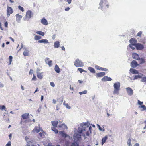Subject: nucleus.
Here are the masks:
<instances>
[{
  "label": "nucleus",
  "mask_w": 146,
  "mask_h": 146,
  "mask_svg": "<svg viewBox=\"0 0 146 146\" xmlns=\"http://www.w3.org/2000/svg\"><path fill=\"white\" fill-rule=\"evenodd\" d=\"M41 23L45 25H47L48 24V23L47 20L44 18H43L41 20Z\"/></svg>",
  "instance_id": "obj_24"
},
{
  "label": "nucleus",
  "mask_w": 146,
  "mask_h": 146,
  "mask_svg": "<svg viewBox=\"0 0 146 146\" xmlns=\"http://www.w3.org/2000/svg\"><path fill=\"white\" fill-rule=\"evenodd\" d=\"M131 66L134 68L136 67L137 66H138L139 65V64H138L136 61L133 60L132 61V62L131 63Z\"/></svg>",
  "instance_id": "obj_11"
},
{
  "label": "nucleus",
  "mask_w": 146,
  "mask_h": 146,
  "mask_svg": "<svg viewBox=\"0 0 146 146\" xmlns=\"http://www.w3.org/2000/svg\"><path fill=\"white\" fill-rule=\"evenodd\" d=\"M39 43H44V44H48L49 43L48 40L47 39H42L39 40L38 41Z\"/></svg>",
  "instance_id": "obj_18"
},
{
  "label": "nucleus",
  "mask_w": 146,
  "mask_h": 146,
  "mask_svg": "<svg viewBox=\"0 0 146 146\" xmlns=\"http://www.w3.org/2000/svg\"><path fill=\"white\" fill-rule=\"evenodd\" d=\"M127 144L129 146H132L131 142V139L130 138L127 141Z\"/></svg>",
  "instance_id": "obj_36"
},
{
  "label": "nucleus",
  "mask_w": 146,
  "mask_h": 146,
  "mask_svg": "<svg viewBox=\"0 0 146 146\" xmlns=\"http://www.w3.org/2000/svg\"><path fill=\"white\" fill-rule=\"evenodd\" d=\"M49 58H46L45 59V62L47 64H48L49 66H51L52 65V60H49Z\"/></svg>",
  "instance_id": "obj_12"
},
{
  "label": "nucleus",
  "mask_w": 146,
  "mask_h": 146,
  "mask_svg": "<svg viewBox=\"0 0 146 146\" xmlns=\"http://www.w3.org/2000/svg\"><path fill=\"white\" fill-rule=\"evenodd\" d=\"M97 126L99 127V130L101 131L102 130V129L100 126L98 124L97 125Z\"/></svg>",
  "instance_id": "obj_57"
},
{
  "label": "nucleus",
  "mask_w": 146,
  "mask_h": 146,
  "mask_svg": "<svg viewBox=\"0 0 146 146\" xmlns=\"http://www.w3.org/2000/svg\"><path fill=\"white\" fill-rule=\"evenodd\" d=\"M132 57L134 59L137 60H139L140 59L138 54L135 53H133L132 54Z\"/></svg>",
  "instance_id": "obj_10"
},
{
  "label": "nucleus",
  "mask_w": 146,
  "mask_h": 146,
  "mask_svg": "<svg viewBox=\"0 0 146 146\" xmlns=\"http://www.w3.org/2000/svg\"><path fill=\"white\" fill-rule=\"evenodd\" d=\"M58 122L57 121H52L51 123L52 125L53 126L52 127V130L54 131L55 133H58V131L56 129V127H57V125L58 124Z\"/></svg>",
  "instance_id": "obj_3"
},
{
  "label": "nucleus",
  "mask_w": 146,
  "mask_h": 146,
  "mask_svg": "<svg viewBox=\"0 0 146 146\" xmlns=\"http://www.w3.org/2000/svg\"><path fill=\"white\" fill-rule=\"evenodd\" d=\"M9 139L11 140L12 137V134L11 133L9 135Z\"/></svg>",
  "instance_id": "obj_54"
},
{
  "label": "nucleus",
  "mask_w": 146,
  "mask_h": 146,
  "mask_svg": "<svg viewBox=\"0 0 146 146\" xmlns=\"http://www.w3.org/2000/svg\"><path fill=\"white\" fill-rule=\"evenodd\" d=\"M66 106L67 108L70 109V106H69L68 104H66Z\"/></svg>",
  "instance_id": "obj_53"
},
{
  "label": "nucleus",
  "mask_w": 146,
  "mask_h": 146,
  "mask_svg": "<svg viewBox=\"0 0 146 146\" xmlns=\"http://www.w3.org/2000/svg\"><path fill=\"white\" fill-rule=\"evenodd\" d=\"M8 23L7 22H6L4 23V26L5 27H8Z\"/></svg>",
  "instance_id": "obj_50"
},
{
  "label": "nucleus",
  "mask_w": 146,
  "mask_h": 146,
  "mask_svg": "<svg viewBox=\"0 0 146 146\" xmlns=\"http://www.w3.org/2000/svg\"><path fill=\"white\" fill-rule=\"evenodd\" d=\"M23 55L25 56H28L29 55V51L26 48H24V51L23 53Z\"/></svg>",
  "instance_id": "obj_14"
},
{
  "label": "nucleus",
  "mask_w": 146,
  "mask_h": 146,
  "mask_svg": "<svg viewBox=\"0 0 146 146\" xmlns=\"http://www.w3.org/2000/svg\"><path fill=\"white\" fill-rule=\"evenodd\" d=\"M127 92L128 94L130 96H131L133 94V90L130 87H128L126 88Z\"/></svg>",
  "instance_id": "obj_9"
},
{
  "label": "nucleus",
  "mask_w": 146,
  "mask_h": 146,
  "mask_svg": "<svg viewBox=\"0 0 146 146\" xmlns=\"http://www.w3.org/2000/svg\"><path fill=\"white\" fill-rule=\"evenodd\" d=\"M140 60V62L139 64H142L144 63L145 62V60L143 58H141Z\"/></svg>",
  "instance_id": "obj_35"
},
{
  "label": "nucleus",
  "mask_w": 146,
  "mask_h": 146,
  "mask_svg": "<svg viewBox=\"0 0 146 146\" xmlns=\"http://www.w3.org/2000/svg\"><path fill=\"white\" fill-rule=\"evenodd\" d=\"M144 123L145 124V126L144 127V129H145V128H146V120L144 121Z\"/></svg>",
  "instance_id": "obj_63"
},
{
  "label": "nucleus",
  "mask_w": 146,
  "mask_h": 146,
  "mask_svg": "<svg viewBox=\"0 0 146 146\" xmlns=\"http://www.w3.org/2000/svg\"><path fill=\"white\" fill-rule=\"evenodd\" d=\"M100 70H101L102 71H107L108 70V69L107 68H106L101 67Z\"/></svg>",
  "instance_id": "obj_44"
},
{
  "label": "nucleus",
  "mask_w": 146,
  "mask_h": 146,
  "mask_svg": "<svg viewBox=\"0 0 146 146\" xmlns=\"http://www.w3.org/2000/svg\"><path fill=\"white\" fill-rule=\"evenodd\" d=\"M95 68L97 70H100V68H101V67H100L99 66H98V65H96L95 66Z\"/></svg>",
  "instance_id": "obj_45"
},
{
  "label": "nucleus",
  "mask_w": 146,
  "mask_h": 146,
  "mask_svg": "<svg viewBox=\"0 0 146 146\" xmlns=\"http://www.w3.org/2000/svg\"><path fill=\"white\" fill-rule=\"evenodd\" d=\"M103 3V1H101L100 2V3L99 5L100 6H101V5H102Z\"/></svg>",
  "instance_id": "obj_62"
},
{
  "label": "nucleus",
  "mask_w": 146,
  "mask_h": 146,
  "mask_svg": "<svg viewBox=\"0 0 146 146\" xmlns=\"http://www.w3.org/2000/svg\"><path fill=\"white\" fill-rule=\"evenodd\" d=\"M5 146H11V142L9 141L8 143L6 144Z\"/></svg>",
  "instance_id": "obj_47"
},
{
  "label": "nucleus",
  "mask_w": 146,
  "mask_h": 146,
  "mask_svg": "<svg viewBox=\"0 0 146 146\" xmlns=\"http://www.w3.org/2000/svg\"><path fill=\"white\" fill-rule=\"evenodd\" d=\"M74 65L76 67H82L84 65L83 63L78 59H77L75 61Z\"/></svg>",
  "instance_id": "obj_4"
},
{
  "label": "nucleus",
  "mask_w": 146,
  "mask_h": 146,
  "mask_svg": "<svg viewBox=\"0 0 146 146\" xmlns=\"http://www.w3.org/2000/svg\"><path fill=\"white\" fill-rule=\"evenodd\" d=\"M7 15L9 16L13 12V11L12 8L9 6H7Z\"/></svg>",
  "instance_id": "obj_6"
},
{
  "label": "nucleus",
  "mask_w": 146,
  "mask_h": 146,
  "mask_svg": "<svg viewBox=\"0 0 146 146\" xmlns=\"http://www.w3.org/2000/svg\"><path fill=\"white\" fill-rule=\"evenodd\" d=\"M12 59L13 57L11 56H10L9 57V64H11V62L12 61Z\"/></svg>",
  "instance_id": "obj_40"
},
{
  "label": "nucleus",
  "mask_w": 146,
  "mask_h": 146,
  "mask_svg": "<svg viewBox=\"0 0 146 146\" xmlns=\"http://www.w3.org/2000/svg\"><path fill=\"white\" fill-rule=\"evenodd\" d=\"M78 70L79 71L80 73H82L83 72H86L84 70L81 68H79L78 69Z\"/></svg>",
  "instance_id": "obj_34"
},
{
  "label": "nucleus",
  "mask_w": 146,
  "mask_h": 146,
  "mask_svg": "<svg viewBox=\"0 0 146 146\" xmlns=\"http://www.w3.org/2000/svg\"><path fill=\"white\" fill-rule=\"evenodd\" d=\"M143 75V74H141V75H135L134 77V79H137L139 78H142V76Z\"/></svg>",
  "instance_id": "obj_32"
},
{
  "label": "nucleus",
  "mask_w": 146,
  "mask_h": 146,
  "mask_svg": "<svg viewBox=\"0 0 146 146\" xmlns=\"http://www.w3.org/2000/svg\"><path fill=\"white\" fill-rule=\"evenodd\" d=\"M70 9V8L69 7H68L65 9V10L66 11H68Z\"/></svg>",
  "instance_id": "obj_58"
},
{
  "label": "nucleus",
  "mask_w": 146,
  "mask_h": 146,
  "mask_svg": "<svg viewBox=\"0 0 146 146\" xmlns=\"http://www.w3.org/2000/svg\"><path fill=\"white\" fill-rule=\"evenodd\" d=\"M134 146H139V145L138 143H137L135 144Z\"/></svg>",
  "instance_id": "obj_64"
},
{
  "label": "nucleus",
  "mask_w": 146,
  "mask_h": 146,
  "mask_svg": "<svg viewBox=\"0 0 146 146\" xmlns=\"http://www.w3.org/2000/svg\"><path fill=\"white\" fill-rule=\"evenodd\" d=\"M138 103L139 105H141L143 104V102H142L140 101L139 100H138Z\"/></svg>",
  "instance_id": "obj_46"
},
{
  "label": "nucleus",
  "mask_w": 146,
  "mask_h": 146,
  "mask_svg": "<svg viewBox=\"0 0 146 146\" xmlns=\"http://www.w3.org/2000/svg\"><path fill=\"white\" fill-rule=\"evenodd\" d=\"M130 71L133 74H138L139 73L138 72L137 70L132 68L130 69Z\"/></svg>",
  "instance_id": "obj_22"
},
{
  "label": "nucleus",
  "mask_w": 146,
  "mask_h": 146,
  "mask_svg": "<svg viewBox=\"0 0 146 146\" xmlns=\"http://www.w3.org/2000/svg\"><path fill=\"white\" fill-rule=\"evenodd\" d=\"M16 20L18 22H19L22 17V15L19 14H16Z\"/></svg>",
  "instance_id": "obj_15"
},
{
  "label": "nucleus",
  "mask_w": 146,
  "mask_h": 146,
  "mask_svg": "<svg viewBox=\"0 0 146 146\" xmlns=\"http://www.w3.org/2000/svg\"><path fill=\"white\" fill-rule=\"evenodd\" d=\"M36 33L37 34H39L42 36H44V33L42 31H38L36 32Z\"/></svg>",
  "instance_id": "obj_31"
},
{
  "label": "nucleus",
  "mask_w": 146,
  "mask_h": 146,
  "mask_svg": "<svg viewBox=\"0 0 146 146\" xmlns=\"http://www.w3.org/2000/svg\"><path fill=\"white\" fill-rule=\"evenodd\" d=\"M96 74L97 77H100L104 76L105 75V73L104 72H102L97 73Z\"/></svg>",
  "instance_id": "obj_17"
},
{
  "label": "nucleus",
  "mask_w": 146,
  "mask_h": 146,
  "mask_svg": "<svg viewBox=\"0 0 146 146\" xmlns=\"http://www.w3.org/2000/svg\"><path fill=\"white\" fill-rule=\"evenodd\" d=\"M41 37L39 36L36 35L34 37V39L36 40H38L41 39Z\"/></svg>",
  "instance_id": "obj_30"
},
{
  "label": "nucleus",
  "mask_w": 146,
  "mask_h": 146,
  "mask_svg": "<svg viewBox=\"0 0 146 146\" xmlns=\"http://www.w3.org/2000/svg\"><path fill=\"white\" fill-rule=\"evenodd\" d=\"M141 81L143 82L146 83V76L142 78L141 80Z\"/></svg>",
  "instance_id": "obj_38"
},
{
  "label": "nucleus",
  "mask_w": 146,
  "mask_h": 146,
  "mask_svg": "<svg viewBox=\"0 0 146 146\" xmlns=\"http://www.w3.org/2000/svg\"><path fill=\"white\" fill-rule=\"evenodd\" d=\"M58 127L60 128H62L63 129L67 128V126L64 123H62L61 124H60L58 126Z\"/></svg>",
  "instance_id": "obj_19"
},
{
  "label": "nucleus",
  "mask_w": 146,
  "mask_h": 146,
  "mask_svg": "<svg viewBox=\"0 0 146 146\" xmlns=\"http://www.w3.org/2000/svg\"><path fill=\"white\" fill-rule=\"evenodd\" d=\"M114 90L113 94H119V91L120 89V83L119 82L115 83L114 85Z\"/></svg>",
  "instance_id": "obj_2"
},
{
  "label": "nucleus",
  "mask_w": 146,
  "mask_h": 146,
  "mask_svg": "<svg viewBox=\"0 0 146 146\" xmlns=\"http://www.w3.org/2000/svg\"><path fill=\"white\" fill-rule=\"evenodd\" d=\"M29 114L28 113H25L23 114L21 116V117H22V119H21V120L23 119H27L29 118Z\"/></svg>",
  "instance_id": "obj_13"
},
{
  "label": "nucleus",
  "mask_w": 146,
  "mask_h": 146,
  "mask_svg": "<svg viewBox=\"0 0 146 146\" xmlns=\"http://www.w3.org/2000/svg\"><path fill=\"white\" fill-rule=\"evenodd\" d=\"M47 146H55L52 145V144L51 143H48V144L47 145Z\"/></svg>",
  "instance_id": "obj_56"
},
{
  "label": "nucleus",
  "mask_w": 146,
  "mask_h": 146,
  "mask_svg": "<svg viewBox=\"0 0 146 146\" xmlns=\"http://www.w3.org/2000/svg\"><path fill=\"white\" fill-rule=\"evenodd\" d=\"M86 135L87 136H89V133L88 131H87L86 132Z\"/></svg>",
  "instance_id": "obj_52"
},
{
  "label": "nucleus",
  "mask_w": 146,
  "mask_h": 146,
  "mask_svg": "<svg viewBox=\"0 0 146 146\" xmlns=\"http://www.w3.org/2000/svg\"><path fill=\"white\" fill-rule=\"evenodd\" d=\"M102 81H111L112 80V79L110 77H108L107 76H104L102 79Z\"/></svg>",
  "instance_id": "obj_16"
},
{
  "label": "nucleus",
  "mask_w": 146,
  "mask_h": 146,
  "mask_svg": "<svg viewBox=\"0 0 146 146\" xmlns=\"http://www.w3.org/2000/svg\"><path fill=\"white\" fill-rule=\"evenodd\" d=\"M41 131H43V129L41 127L36 126L32 130V132L34 133H38Z\"/></svg>",
  "instance_id": "obj_5"
},
{
  "label": "nucleus",
  "mask_w": 146,
  "mask_h": 146,
  "mask_svg": "<svg viewBox=\"0 0 146 146\" xmlns=\"http://www.w3.org/2000/svg\"><path fill=\"white\" fill-rule=\"evenodd\" d=\"M89 126H87L86 127H84L83 129H81V130H79V133H77L75 134L74 136V139L76 141L80 140L81 138V133H82V132L84 131H86L88 128Z\"/></svg>",
  "instance_id": "obj_1"
},
{
  "label": "nucleus",
  "mask_w": 146,
  "mask_h": 146,
  "mask_svg": "<svg viewBox=\"0 0 146 146\" xmlns=\"http://www.w3.org/2000/svg\"><path fill=\"white\" fill-rule=\"evenodd\" d=\"M87 90H84L83 91L80 92L79 93L80 95H82L83 94H86L87 93Z\"/></svg>",
  "instance_id": "obj_39"
},
{
  "label": "nucleus",
  "mask_w": 146,
  "mask_h": 146,
  "mask_svg": "<svg viewBox=\"0 0 146 146\" xmlns=\"http://www.w3.org/2000/svg\"><path fill=\"white\" fill-rule=\"evenodd\" d=\"M68 4H70L71 2V0H67Z\"/></svg>",
  "instance_id": "obj_59"
},
{
  "label": "nucleus",
  "mask_w": 146,
  "mask_h": 146,
  "mask_svg": "<svg viewBox=\"0 0 146 146\" xmlns=\"http://www.w3.org/2000/svg\"><path fill=\"white\" fill-rule=\"evenodd\" d=\"M18 8L19 9V10H21L22 12H23V11H24V8H23V7H21V6L19 5L18 6Z\"/></svg>",
  "instance_id": "obj_37"
},
{
  "label": "nucleus",
  "mask_w": 146,
  "mask_h": 146,
  "mask_svg": "<svg viewBox=\"0 0 146 146\" xmlns=\"http://www.w3.org/2000/svg\"><path fill=\"white\" fill-rule=\"evenodd\" d=\"M59 133L60 135H61L62 137L64 138H66L68 135L66 134L64 131H60Z\"/></svg>",
  "instance_id": "obj_23"
},
{
  "label": "nucleus",
  "mask_w": 146,
  "mask_h": 146,
  "mask_svg": "<svg viewBox=\"0 0 146 146\" xmlns=\"http://www.w3.org/2000/svg\"><path fill=\"white\" fill-rule=\"evenodd\" d=\"M54 70L57 73H59L60 72V68L57 64H56L55 66Z\"/></svg>",
  "instance_id": "obj_25"
},
{
  "label": "nucleus",
  "mask_w": 146,
  "mask_h": 146,
  "mask_svg": "<svg viewBox=\"0 0 146 146\" xmlns=\"http://www.w3.org/2000/svg\"><path fill=\"white\" fill-rule=\"evenodd\" d=\"M53 103L54 104H55L56 103V100H55L53 99Z\"/></svg>",
  "instance_id": "obj_61"
},
{
  "label": "nucleus",
  "mask_w": 146,
  "mask_h": 146,
  "mask_svg": "<svg viewBox=\"0 0 146 146\" xmlns=\"http://www.w3.org/2000/svg\"><path fill=\"white\" fill-rule=\"evenodd\" d=\"M142 33V32L141 31H140L137 33V36L139 37H141V36Z\"/></svg>",
  "instance_id": "obj_41"
},
{
  "label": "nucleus",
  "mask_w": 146,
  "mask_h": 146,
  "mask_svg": "<svg viewBox=\"0 0 146 146\" xmlns=\"http://www.w3.org/2000/svg\"><path fill=\"white\" fill-rule=\"evenodd\" d=\"M0 109L1 110H5L6 109V107L5 106L3 105H0Z\"/></svg>",
  "instance_id": "obj_33"
},
{
  "label": "nucleus",
  "mask_w": 146,
  "mask_h": 146,
  "mask_svg": "<svg viewBox=\"0 0 146 146\" xmlns=\"http://www.w3.org/2000/svg\"><path fill=\"white\" fill-rule=\"evenodd\" d=\"M50 84L53 87H54L55 86V84L53 82H50Z\"/></svg>",
  "instance_id": "obj_48"
},
{
  "label": "nucleus",
  "mask_w": 146,
  "mask_h": 146,
  "mask_svg": "<svg viewBox=\"0 0 146 146\" xmlns=\"http://www.w3.org/2000/svg\"><path fill=\"white\" fill-rule=\"evenodd\" d=\"M33 15L32 12L30 10L27 11L26 15V17L28 19L31 18Z\"/></svg>",
  "instance_id": "obj_7"
},
{
  "label": "nucleus",
  "mask_w": 146,
  "mask_h": 146,
  "mask_svg": "<svg viewBox=\"0 0 146 146\" xmlns=\"http://www.w3.org/2000/svg\"><path fill=\"white\" fill-rule=\"evenodd\" d=\"M32 80H36V76H35L34 74H33V76L32 78Z\"/></svg>",
  "instance_id": "obj_49"
},
{
  "label": "nucleus",
  "mask_w": 146,
  "mask_h": 146,
  "mask_svg": "<svg viewBox=\"0 0 146 146\" xmlns=\"http://www.w3.org/2000/svg\"><path fill=\"white\" fill-rule=\"evenodd\" d=\"M33 72V70L32 69H31L30 70V72H29V74L30 75H31L32 74Z\"/></svg>",
  "instance_id": "obj_51"
},
{
  "label": "nucleus",
  "mask_w": 146,
  "mask_h": 146,
  "mask_svg": "<svg viewBox=\"0 0 146 146\" xmlns=\"http://www.w3.org/2000/svg\"><path fill=\"white\" fill-rule=\"evenodd\" d=\"M88 70L90 72L93 73H95V71L94 69L92 67H89L88 68Z\"/></svg>",
  "instance_id": "obj_28"
},
{
  "label": "nucleus",
  "mask_w": 146,
  "mask_h": 146,
  "mask_svg": "<svg viewBox=\"0 0 146 146\" xmlns=\"http://www.w3.org/2000/svg\"><path fill=\"white\" fill-rule=\"evenodd\" d=\"M91 129H92V127L91 126H90L89 128V129L90 131V133H91Z\"/></svg>",
  "instance_id": "obj_55"
},
{
  "label": "nucleus",
  "mask_w": 146,
  "mask_h": 146,
  "mask_svg": "<svg viewBox=\"0 0 146 146\" xmlns=\"http://www.w3.org/2000/svg\"><path fill=\"white\" fill-rule=\"evenodd\" d=\"M41 132H40L38 134L39 136L40 137H42L44 136V132L43 130V131H41Z\"/></svg>",
  "instance_id": "obj_29"
},
{
  "label": "nucleus",
  "mask_w": 146,
  "mask_h": 146,
  "mask_svg": "<svg viewBox=\"0 0 146 146\" xmlns=\"http://www.w3.org/2000/svg\"><path fill=\"white\" fill-rule=\"evenodd\" d=\"M70 146H78V145L76 142H74L72 143Z\"/></svg>",
  "instance_id": "obj_42"
},
{
  "label": "nucleus",
  "mask_w": 146,
  "mask_h": 146,
  "mask_svg": "<svg viewBox=\"0 0 146 146\" xmlns=\"http://www.w3.org/2000/svg\"><path fill=\"white\" fill-rule=\"evenodd\" d=\"M129 46L133 50L135 49V48L134 47L135 46L133 44H129Z\"/></svg>",
  "instance_id": "obj_43"
},
{
  "label": "nucleus",
  "mask_w": 146,
  "mask_h": 146,
  "mask_svg": "<svg viewBox=\"0 0 146 146\" xmlns=\"http://www.w3.org/2000/svg\"><path fill=\"white\" fill-rule=\"evenodd\" d=\"M108 139V136L107 135L105 136L104 137H103L102 139V142L101 144L103 145L106 142V140Z\"/></svg>",
  "instance_id": "obj_21"
},
{
  "label": "nucleus",
  "mask_w": 146,
  "mask_h": 146,
  "mask_svg": "<svg viewBox=\"0 0 146 146\" xmlns=\"http://www.w3.org/2000/svg\"><path fill=\"white\" fill-rule=\"evenodd\" d=\"M61 48H62V49L63 50H65V48L64 47V46H62V47H61Z\"/></svg>",
  "instance_id": "obj_60"
},
{
  "label": "nucleus",
  "mask_w": 146,
  "mask_h": 146,
  "mask_svg": "<svg viewBox=\"0 0 146 146\" xmlns=\"http://www.w3.org/2000/svg\"><path fill=\"white\" fill-rule=\"evenodd\" d=\"M60 43L58 41H56L54 43V47L55 48H58L59 47Z\"/></svg>",
  "instance_id": "obj_26"
},
{
  "label": "nucleus",
  "mask_w": 146,
  "mask_h": 146,
  "mask_svg": "<svg viewBox=\"0 0 146 146\" xmlns=\"http://www.w3.org/2000/svg\"><path fill=\"white\" fill-rule=\"evenodd\" d=\"M129 42L131 44L134 45L135 46L136 44L137 40L135 38H132L130 40Z\"/></svg>",
  "instance_id": "obj_20"
},
{
  "label": "nucleus",
  "mask_w": 146,
  "mask_h": 146,
  "mask_svg": "<svg viewBox=\"0 0 146 146\" xmlns=\"http://www.w3.org/2000/svg\"><path fill=\"white\" fill-rule=\"evenodd\" d=\"M37 76L38 78L41 79L42 78L43 76L42 73V72L37 73Z\"/></svg>",
  "instance_id": "obj_27"
},
{
  "label": "nucleus",
  "mask_w": 146,
  "mask_h": 146,
  "mask_svg": "<svg viewBox=\"0 0 146 146\" xmlns=\"http://www.w3.org/2000/svg\"><path fill=\"white\" fill-rule=\"evenodd\" d=\"M135 46L137 50H141L144 48L143 46L141 44L137 43L135 44Z\"/></svg>",
  "instance_id": "obj_8"
}]
</instances>
